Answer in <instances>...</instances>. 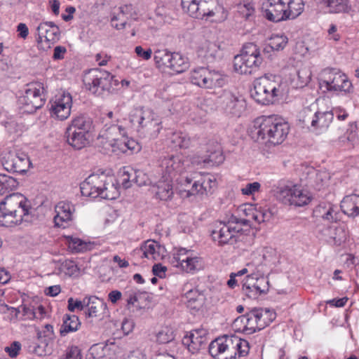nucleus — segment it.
<instances>
[{"mask_svg": "<svg viewBox=\"0 0 359 359\" xmlns=\"http://www.w3.org/2000/svg\"><path fill=\"white\" fill-rule=\"evenodd\" d=\"M324 101V99H316L309 107H304L299 115V121L305 127L319 133L325 131L334 118L332 111L322 108Z\"/></svg>", "mask_w": 359, "mask_h": 359, "instance_id": "obj_7", "label": "nucleus"}, {"mask_svg": "<svg viewBox=\"0 0 359 359\" xmlns=\"http://www.w3.org/2000/svg\"><path fill=\"white\" fill-rule=\"evenodd\" d=\"M182 6L194 18L203 20L216 17L221 20L226 18L224 8L219 0H182Z\"/></svg>", "mask_w": 359, "mask_h": 359, "instance_id": "obj_10", "label": "nucleus"}, {"mask_svg": "<svg viewBox=\"0 0 359 359\" xmlns=\"http://www.w3.org/2000/svg\"><path fill=\"white\" fill-rule=\"evenodd\" d=\"M104 355V346L101 344H94L88 350V359H100Z\"/></svg>", "mask_w": 359, "mask_h": 359, "instance_id": "obj_58", "label": "nucleus"}, {"mask_svg": "<svg viewBox=\"0 0 359 359\" xmlns=\"http://www.w3.org/2000/svg\"><path fill=\"white\" fill-rule=\"evenodd\" d=\"M325 241L332 245H340L346 239V231L344 226H330L322 231Z\"/></svg>", "mask_w": 359, "mask_h": 359, "instance_id": "obj_30", "label": "nucleus"}, {"mask_svg": "<svg viewBox=\"0 0 359 359\" xmlns=\"http://www.w3.org/2000/svg\"><path fill=\"white\" fill-rule=\"evenodd\" d=\"M274 318L275 313L266 309H255L237 318L233 323V327L237 332L251 334L269 325Z\"/></svg>", "mask_w": 359, "mask_h": 359, "instance_id": "obj_9", "label": "nucleus"}, {"mask_svg": "<svg viewBox=\"0 0 359 359\" xmlns=\"http://www.w3.org/2000/svg\"><path fill=\"white\" fill-rule=\"evenodd\" d=\"M172 53L166 49L157 50L154 52V61L158 67H167Z\"/></svg>", "mask_w": 359, "mask_h": 359, "instance_id": "obj_52", "label": "nucleus"}, {"mask_svg": "<svg viewBox=\"0 0 359 359\" xmlns=\"http://www.w3.org/2000/svg\"><path fill=\"white\" fill-rule=\"evenodd\" d=\"M241 55L248 56H257V57H262L260 51L257 46L253 43H248L243 46L242 53Z\"/></svg>", "mask_w": 359, "mask_h": 359, "instance_id": "obj_59", "label": "nucleus"}, {"mask_svg": "<svg viewBox=\"0 0 359 359\" xmlns=\"http://www.w3.org/2000/svg\"><path fill=\"white\" fill-rule=\"evenodd\" d=\"M91 127V121L89 118L83 116H78L74 118L71 124L67 128L66 130H74L75 132H84L89 133Z\"/></svg>", "mask_w": 359, "mask_h": 359, "instance_id": "obj_44", "label": "nucleus"}, {"mask_svg": "<svg viewBox=\"0 0 359 359\" xmlns=\"http://www.w3.org/2000/svg\"><path fill=\"white\" fill-rule=\"evenodd\" d=\"M203 268V262L201 257L194 254L182 264L180 269L186 273H194Z\"/></svg>", "mask_w": 359, "mask_h": 359, "instance_id": "obj_45", "label": "nucleus"}, {"mask_svg": "<svg viewBox=\"0 0 359 359\" xmlns=\"http://www.w3.org/2000/svg\"><path fill=\"white\" fill-rule=\"evenodd\" d=\"M2 165L8 172L24 173L30 168L32 163L28 156L22 151H10L2 158Z\"/></svg>", "mask_w": 359, "mask_h": 359, "instance_id": "obj_19", "label": "nucleus"}, {"mask_svg": "<svg viewBox=\"0 0 359 359\" xmlns=\"http://www.w3.org/2000/svg\"><path fill=\"white\" fill-rule=\"evenodd\" d=\"M217 104L225 113L239 117L245 110L243 100L238 98L233 92L224 90L218 97Z\"/></svg>", "mask_w": 359, "mask_h": 359, "instance_id": "obj_20", "label": "nucleus"}, {"mask_svg": "<svg viewBox=\"0 0 359 359\" xmlns=\"http://www.w3.org/2000/svg\"><path fill=\"white\" fill-rule=\"evenodd\" d=\"M194 254V251L180 248L173 253V264L176 267L180 268L187 259Z\"/></svg>", "mask_w": 359, "mask_h": 359, "instance_id": "obj_49", "label": "nucleus"}, {"mask_svg": "<svg viewBox=\"0 0 359 359\" xmlns=\"http://www.w3.org/2000/svg\"><path fill=\"white\" fill-rule=\"evenodd\" d=\"M136 13L131 4L120 6L116 10L111 19L112 27L116 29H123L126 27L130 19L136 18Z\"/></svg>", "mask_w": 359, "mask_h": 359, "instance_id": "obj_27", "label": "nucleus"}, {"mask_svg": "<svg viewBox=\"0 0 359 359\" xmlns=\"http://www.w3.org/2000/svg\"><path fill=\"white\" fill-rule=\"evenodd\" d=\"M224 156L219 149L215 150L203 158V163L210 166L218 165L224 161Z\"/></svg>", "mask_w": 359, "mask_h": 359, "instance_id": "obj_53", "label": "nucleus"}, {"mask_svg": "<svg viewBox=\"0 0 359 359\" xmlns=\"http://www.w3.org/2000/svg\"><path fill=\"white\" fill-rule=\"evenodd\" d=\"M142 257L151 260H159L163 258L165 251L164 247L154 240H148L141 246Z\"/></svg>", "mask_w": 359, "mask_h": 359, "instance_id": "obj_31", "label": "nucleus"}, {"mask_svg": "<svg viewBox=\"0 0 359 359\" xmlns=\"http://www.w3.org/2000/svg\"><path fill=\"white\" fill-rule=\"evenodd\" d=\"M49 105L52 117L66 120L71 114L72 96L68 92L60 90L50 100Z\"/></svg>", "mask_w": 359, "mask_h": 359, "instance_id": "obj_16", "label": "nucleus"}, {"mask_svg": "<svg viewBox=\"0 0 359 359\" xmlns=\"http://www.w3.org/2000/svg\"><path fill=\"white\" fill-rule=\"evenodd\" d=\"M163 176L175 180L179 185L178 178L182 176H188L184 172L185 166L182 157L180 156H170L165 157L161 162Z\"/></svg>", "mask_w": 359, "mask_h": 359, "instance_id": "obj_21", "label": "nucleus"}, {"mask_svg": "<svg viewBox=\"0 0 359 359\" xmlns=\"http://www.w3.org/2000/svg\"><path fill=\"white\" fill-rule=\"evenodd\" d=\"M232 344L235 350V359H236L237 355L241 358L248 354L250 347L249 343L246 340L233 336Z\"/></svg>", "mask_w": 359, "mask_h": 359, "instance_id": "obj_47", "label": "nucleus"}, {"mask_svg": "<svg viewBox=\"0 0 359 359\" xmlns=\"http://www.w3.org/2000/svg\"><path fill=\"white\" fill-rule=\"evenodd\" d=\"M140 149L139 144L133 139H129L127 135L123 137L121 141L117 143L116 149H112L114 152H122V153H133L138 151Z\"/></svg>", "mask_w": 359, "mask_h": 359, "instance_id": "obj_42", "label": "nucleus"}, {"mask_svg": "<svg viewBox=\"0 0 359 359\" xmlns=\"http://www.w3.org/2000/svg\"><path fill=\"white\" fill-rule=\"evenodd\" d=\"M245 268L248 269V275L246 278H259L261 277H264V266L259 262H250L246 264Z\"/></svg>", "mask_w": 359, "mask_h": 359, "instance_id": "obj_50", "label": "nucleus"}, {"mask_svg": "<svg viewBox=\"0 0 359 359\" xmlns=\"http://www.w3.org/2000/svg\"><path fill=\"white\" fill-rule=\"evenodd\" d=\"M269 282L267 278H245L243 283V292L250 299H257L269 291Z\"/></svg>", "mask_w": 359, "mask_h": 359, "instance_id": "obj_23", "label": "nucleus"}, {"mask_svg": "<svg viewBox=\"0 0 359 359\" xmlns=\"http://www.w3.org/2000/svg\"><path fill=\"white\" fill-rule=\"evenodd\" d=\"M190 81L198 87L212 89L222 87L226 83V76L219 71L198 67L191 72Z\"/></svg>", "mask_w": 359, "mask_h": 359, "instance_id": "obj_14", "label": "nucleus"}, {"mask_svg": "<svg viewBox=\"0 0 359 359\" xmlns=\"http://www.w3.org/2000/svg\"><path fill=\"white\" fill-rule=\"evenodd\" d=\"M82 196L91 198L100 197L113 200L118 197V190L105 174H92L80 185Z\"/></svg>", "mask_w": 359, "mask_h": 359, "instance_id": "obj_8", "label": "nucleus"}, {"mask_svg": "<svg viewBox=\"0 0 359 359\" xmlns=\"http://www.w3.org/2000/svg\"><path fill=\"white\" fill-rule=\"evenodd\" d=\"M58 270L61 273L72 276L78 272L79 269L74 262L66 259L60 264Z\"/></svg>", "mask_w": 359, "mask_h": 359, "instance_id": "obj_54", "label": "nucleus"}, {"mask_svg": "<svg viewBox=\"0 0 359 359\" xmlns=\"http://www.w3.org/2000/svg\"><path fill=\"white\" fill-rule=\"evenodd\" d=\"M288 91L286 81L280 76L265 75L255 80L251 97L259 104H273L282 98Z\"/></svg>", "mask_w": 359, "mask_h": 359, "instance_id": "obj_4", "label": "nucleus"}, {"mask_svg": "<svg viewBox=\"0 0 359 359\" xmlns=\"http://www.w3.org/2000/svg\"><path fill=\"white\" fill-rule=\"evenodd\" d=\"M126 135H128V132L122 126L119 124L108 126L106 124L101 130L99 137L105 140V144H108L112 149H116L117 143L120 142Z\"/></svg>", "mask_w": 359, "mask_h": 359, "instance_id": "obj_26", "label": "nucleus"}, {"mask_svg": "<svg viewBox=\"0 0 359 359\" xmlns=\"http://www.w3.org/2000/svg\"><path fill=\"white\" fill-rule=\"evenodd\" d=\"M55 210L54 222L55 226L63 229L69 226L75 212L74 205L69 201H60L55 205Z\"/></svg>", "mask_w": 359, "mask_h": 359, "instance_id": "obj_25", "label": "nucleus"}, {"mask_svg": "<svg viewBox=\"0 0 359 359\" xmlns=\"http://www.w3.org/2000/svg\"><path fill=\"white\" fill-rule=\"evenodd\" d=\"M208 332L203 328L192 330L189 335L182 339L183 344L187 346L189 350L193 353L197 352L205 343Z\"/></svg>", "mask_w": 359, "mask_h": 359, "instance_id": "obj_28", "label": "nucleus"}, {"mask_svg": "<svg viewBox=\"0 0 359 359\" xmlns=\"http://www.w3.org/2000/svg\"><path fill=\"white\" fill-rule=\"evenodd\" d=\"M237 11L242 17L248 19L254 13L255 7L252 2L244 1L237 4Z\"/></svg>", "mask_w": 359, "mask_h": 359, "instance_id": "obj_57", "label": "nucleus"}, {"mask_svg": "<svg viewBox=\"0 0 359 359\" xmlns=\"http://www.w3.org/2000/svg\"><path fill=\"white\" fill-rule=\"evenodd\" d=\"M30 210V203L25 196L20 193L10 194L0 203V224L12 226L29 222Z\"/></svg>", "mask_w": 359, "mask_h": 359, "instance_id": "obj_2", "label": "nucleus"}, {"mask_svg": "<svg viewBox=\"0 0 359 359\" xmlns=\"http://www.w3.org/2000/svg\"><path fill=\"white\" fill-rule=\"evenodd\" d=\"M287 20L295 18L299 16L304 11V3L303 0H287Z\"/></svg>", "mask_w": 359, "mask_h": 359, "instance_id": "obj_46", "label": "nucleus"}, {"mask_svg": "<svg viewBox=\"0 0 359 359\" xmlns=\"http://www.w3.org/2000/svg\"><path fill=\"white\" fill-rule=\"evenodd\" d=\"M339 141L346 144L348 147H351L355 144L357 141V135L355 131L347 133L344 136L340 137Z\"/></svg>", "mask_w": 359, "mask_h": 359, "instance_id": "obj_61", "label": "nucleus"}, {"mask_svg": "<svg viewBox=\"0 0 359 359\" xmlns=\"http://www.w3.org/2000/svg\"><path fill=\"white\" fill-rule=\"evenodd\" d=\"M163 180H159L155 186L153 187V192L155 194L156 198L161 201H168L172 198L173 189L172 182L175 180H171L167 177L163 176Z\"/></svg>", "mask_w": 359, "mask_h": 359, "instance_id": "obj_33", "label": "nucleus"}, {"mask_svg": "<svg viewBox=\"0 0 359 359\" xmlns=\"http://www.w3.org/2000/svg\"><path fill=\"white\" fill-rule=\"evenodd\" d=\"M80 325V321L78 316L75 315H65L64 317L62 328L61 332H74L78 330Z\"/></svg>", "mask_w": 359, "mask_h": 359, "instance_id": "obj_51", "label": "nucleus"}, {"mask_svg": "<svg viewBox=\"0 0 359 359\" xmlns=\"http://www.w3.org/2000/svg\"><path fill=\"white\" fill-rule=\"evenodd\" d=\"M51 342L50 337L40 334L35 341L29 344L28 350L39 356L48 355L51 353Z\"/></svg>", "mask_w": 359, "mask_h": 359, "instance_id": "obj_34", "label": "nucleus"}, {"mask_svg": "<svg viewBox=\"0 0 359 359\" xmlns=\"http://www.w3.org/2000/svg\"><path fill=\"white\" fill-rule=\"evenodd\" d=\"M83 304H86L85 307L86 318H97L102 320L109 316L107 304L102 299L95 296L85 297Z\"/></svg>", "mask_w": 359, "mask_h": 359, "instance_id": "obj_24", "label": "nucleus"}, {"mask_svg": "<svg viewBox=\"0 0 359 359\" xmlns=\"http://www.w3.org/2000/svg\"><path fill=\"white\" fill-rule=\"evenodd\" d=\"M297 77L299 81L300 85H306L311 80V72L306 68H302L298 70Z\"/></svg>", "mask_w": 359, "mask_h": 359, "instance_id": "obj_63", "label": "nucleus"}, {"mask_svg": "<svg viewBox=\"0 0 359 359\" xmlns=\"http://www.w3.org/2000/svg\"><path fill=\"white\" fill-rule=\"evenodd\" d=\"M271 191L273 196L285 205L301 207L309 204L311 201L309 193L297 185L274 186Z\"/></svg>", "mask_w": 359, "mask_h": 359, "instance_id": "obj_12", "label": "nucleus"}, {"mask_svg": "<svg viewBox=\"0 0 359 359\" xmlns=\"http://www.w3.org/2000/svg\"><path fill=\"white\" fill-rule=\"evenodd\" d=\"M36 32L38 35V48L43 50L50 48L60 39V29L53 22H41L37 26Z\"/></svg>", "mask_w": 359, "mask_h": 359, "instance_id": "obj_17", "label": "nucleus"}, {"mask_svg": "<svg viewBox=\"0 0 359 359\" xmlns=\"http://www.w3.org/2000/svg\"><path fill=\"white\" fill-rule=\"evenodd\" d=\"M131 127L144 138H156L162 129L161 120L150 109L143 107L133 110L129 114Z\"/></svg>", "mask_w": 359, "mask_h": 359, "instance_id": "obj_6", "label": "nucleus"}, {"mask_svg": "<svg viewBox=\"0 0 359 359\" xmlns=\"http://www.w3.org/2000/svg\"><path fill=\"white\" fill-rule=\"evenodd\" d=\"M189 67L188 58L180 53H172L167 68L177 74L185 72Z\"/></svg>", "mask_w": 359, "mask_h": 359, "instance_id": "obj_38", "label": "nucleus"}, {"mask_svg": "<svg viewBox=\"0 0 359 359\" xmlns=\"http://www.w3.org/2000/svg\"><path fill=\"white\" fill-rule=\"evenodd\" d=\"M287 0H265L262 10L265 18L271 22H280L287 20Z\"/></svg>", "mask_w": 359, "mask_h": 359, "instance_id": "obj_22", "label": "nucleus"}, {"mask_svg": "<svg viewBox=\"0 0 359 359\" xmlns=\"http://www.w3.org/2000/svg\"><path fill=\"white\" fill-rule=\"evenodd\" d=\"M288 43V39L285 34H272L269 39L267 46L264 49V52H269V49L272 50H282L285 48Z\"/></svg>", "mask_w": 359, "mask_h": 359, "instance_id": "obj_41", "label": "nucleus"}, {"mask_svg": "<svg viewBox=\"0 0 359 359\" xmlns=\"http://www.w3.org/2000/svg\"><path fill=\"white\" fill-rule=\"evenodd\" d=\"M329 13H346L351 9L349 0H316Z\"/></svg>", "mask_w": 359, "mask_h": 359, "instance_id": "obj_32", "label": "nucleus"}, {"mask_svg": "<svg viewBox=\"0 0 359 359\" xmlns=\"http://www.w3.org/2000/svg\"><path fill=\"white\" fill-rule=\"evenodd\" d=\"M244 211L247 218H238L232 215L226 222H216L210 233L212 241L220 246L231 243L236 241V238L242 231L243 226H250L252 221L257 224L268 222L273 215L266 207L250 205Z\"/></svg>", "mask_w": 359, "mask_h": 359, "instance_id": "obj_1", "label": "nucleus"}, {"mask_svg": "<svg viewBox=\"0 0 359 359\" xmlns=\"http://www.w3.org/2000/svg\"><path fill=\"white\" fill-rule=\"evenodd\" d=\"M170 146L173 149H187L191 144V137L182 132H174L169 137Z\"/></svg>", "mask_w": 359, "mask_h": 359, "instance_id": "obj_39", "label": "nucleus"}, {"mask_svg": "<svg viewBox=\"0 0 359 359\" xmlns=\"http://www.w3.org/2000/svg\"><path fill=\"white\" fill-rule=\"evenodd\" d=\"M233 68L235 72L241 74H250L254 69L251 66L243 61V60L238 56H235L233 60Z\"/></svg>", "mask_w": 359, "mask_h": 359, "instance_id": "obj_55", "label": "nucleus"}, {"mask_svg": "<svg viewBox=\"0 0 359 359\" xmlns=\"http://www.w3.org/2000/svg\"><path fill=\"white\" fill-rule=\"evenodd\" d=\"M252 137L256 141H265L273 145L281 144L286 138L290 127L288 123L281 117L271 115L260 116L254 122Z\"/></svg>", "mask_w": 359, "mask_h": 359, "instance_id": "obj_3", "label": "nucleus"}, {"mask_svg": "<svg viewBox=\"0 0 359 359\" xmlns=\"http://www.w3.org/2000/svg\"><path fill=\"white\" fill-rule=\"evenodd\" d=\"M183 292L187 306L190 310L198 311L203 306L205 297L198 290L192 288L190 284L187 283L184 285Z\"/></svg>", "mask_w": 359, "mask_h": 359, "instance_id": "obj_29", "label": "nucleus"}, {"mask_svg": "<svg viewBox=\"0 0 359 359\" xmlns=\"http://www.w3.org/2000/svg\"><path fill=\"white\" fill-rule=\"evenodd\" d=\"M320 88L325 92L349 93L353 86L348 76L336 68H325L319 74Z\"/></svg>", "mask_w": 359, "mask_h": 359, "instance_id": "obj_11", "label": "nucleus"}, {"mask_svg": "<svg viewBox=\"0 0 359 359\" xmlns=\"http://www.w3.org/2000/svg\"><path fill=\"white\" fill-rule=\"evenodd\" d=\"M86 88L92 93L100 95L103 91H109L113 86H116V80L109 72L100 69H92L85 73L83 79Z\"/></svg>", "mask_w": 359, "mask_h": 359, "instance_id": "obj_13", "label": "nucleus"}, {"mask_svg": "<svg viewBox=\"0 0 359 359\" xmlns=\"http://www.w3.org/2000/svg\"><path fill=\"white\" fill-rule=\"evenodd\" d=\"M122 184L125 188L130 187V182H135L139 186L145 184V175L140 170L130 167H124L122 173Z\"/></svg>", "mask_w": 359, "mask_h": 359, "instance_id": "obj_35", "label": "nucleus"}, {"mask_svg": "<svg viewBox=\"0 0 359 359\" xmlns=\"http://www.w3.org/2000/svg\"><path fill=\"white\" fill-rule=\"evenodd\" d=\"M232 338L233 336L224 335L212 341L208 346L211 356L217 359H235Z\"/></svg>", "mask_w": 359, "mask_h": 359, "instance_id": "obj_18", "label": "nucleus"}, {"mask_svg": "<svg viewBox=\"0 0 359 359\" xmlns=\"http://www.w3.org/2000/svg\"><path fill=\"white\" fill-rule=\"evenodd\" d=\"M43 92L42 83H29L27 86L24 95L19 97V104L25 108V111L29 113L34 112L44 104Z\"/></svg>", "mask_w": 359, "mask_h": 359, "instance_id": "obj_15", "label": "nucleus"}, {"mask_svg": "<svg viewBox=\"0 0 359 359\" xmlns=\"http://www.w3.org/2000/svg\"><path fill=\"white\" fill-rule=\"evenodd\" d=\"M67 302H68V306H67L68 310L72 312H74L76 310L83 311L85 309L86 304H83L84 298L82 300H79L77 299H74V298L70 297L68 299Z\"/></svg>", "mask_w": 359, "mask_h": 359, "instance_id": "obj_60", "label": "nucleus"}, {"mask_svg": "<svg viewBox=\"0 0 359 359\" xmlns=\"http://www.w3.org/2000/svg\"><path fill=\"white\" fill-rule=\"evenodd\" d=\"M313 213L316 217L327 222H334L337 219V212L330 204H320L315 208Z\"/></svg>", "mask_w": 359, "mask_h": 359, "instance_id": "obj_40", "label": "nucleus"}, {"mask_svg": "<svg viewBox=\"0 0 359 359\" xmlns=\"http://www.w3.org/2000/svg\"><path fill=\"white\" fill-rule=\"evenodd\" d=\"M341 209L343 212L351 217L359 215V195L351 194L344 197L341 202Z\"/></svg>", "mask_w": 359, "mask_h": 359, "instance_id": "obj_36", "label": "nucleus"}, {"mask_svg": "<svg viewBox=\"0 0 359 359\" xmlns=\"http://www.w3.org/2000/svg\"><path fill=\"white\" fill-rule=\"evenodd\" d=\"M174 339L172 329L165 326L161 329L156 334V341L160 344H167Z\"/></svg>", "mask_w": 359, "mask_h": 359, "instance_id": "obj_56", "label": "nucleus"}, {"mask_svg": "<svg viewBox=\"0 0 359 359\" xmlns=\"http://www.w3.org/2000/svg\"><path fill=\"white\" fill-rule=\"evenodd\" d=\"M18 185L17 180L6 175L0 174V195H4L15 189Z\"/></svg>", "mask_w": 359, "mask_h": 359, "instance_id": "obj_48", "label": "nucleus"}, {"mask_svg": "<svg viewBox=\"0 0 359 359\" xmlns=\"http://www.w3.org/2000/svg\"><path fill=\"white\" fill-rule=\"evenodd\" d=\"M237 56L242 58L243 61L248 65V66H251L254 69L258 67L262 61V57H257V56H248L245 55H238Z\"/></svg>", "mask_w": 359, "mask_h": 359, "instance_id": "obj_62", "label": "nucleus"}, {"mask_svg": "<svg viewBox=\"0 0 359 359\" xmlns=\"http://www.w3.org/2000/svg\"><path fill=\"white\" fill-rule=\"evenodd\" d=\"M179 190L182 196L203 198L211 194L216 187L215 178L208 173L194 172L188 176L178 178Z\"/></svg>", "mask_w": 359, "mask_h": 359, "instance_id": "obj_5", "label": "nucleus"}, {"mask_svg": "<svg viewBox=\"0 0 359 359\" xmlns=\"http://www.w3.org/2000/svg\"><path fill=\"white\" fill-rule=\"evenodd\" d=\"M125 296L127 297V306L130 309V306H133L138 300V291L136 288H130L125 292Z\"/></svg>", "mask_w": 359, "mask_h": 359, "instance_id": "obj_64", "label": "nucleus"}, {"mask_svg": "<svg viewBox=\"0 0 359 359\" xmlns=\"http://www.w3.org/2000/svg\"><path fill=\"white\" fill-rule=\"evenodd\" d=\"M219 50V47L217 43L205 41L198 49L199 55L208 61H212L216 57V55Z\"/></svg>", "mask_w": 359, "mask_h": 359, "instance_id": "obj_43", "label": "nucleus"}, {"mask_svg": "<svg viewBox=\"0 0 359 359\" xmlns=\"http://www.w3.org/2000/svg\"><path fill=\"white\" fill-rule=\"evenodd\" d=\"M66 137L68 144L75 149H81L89 142V133L84 132L66 130Z\"/></svg>", "mask_w": 359, "mask_h": 359, "instance_id": "obj_37", "label": "nucleus"}]
</instances>
